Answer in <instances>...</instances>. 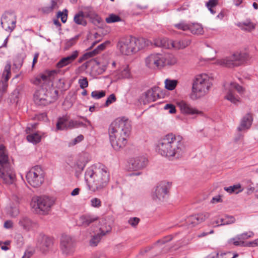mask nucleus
Returning <instances> with one entry per match:
<instances>
[{"instance_id":"nucleus-1","label":"nucleus","mask_w":258,"mask_h":258,"mask_svg":"<svg viewBox=\"0 0 258 258\" xmlns=\"http://www.w3.org/2000/svg\"><path fill=\"white\" fill-rule=\"evenodd\" d=\"M156 150L162 156L178 159L185 154L186 147L181 137L171 133L159 140Z\"/></svg>"},{"instance_id":"nucleus-2","label":"nucleus","mask_w":258,"mask_h":258,"mask_svg":"<svg viewBox=\"0 0 258 258\" xmlns=\"http://www.w3.org/2000/svg\"><path fill=\"white\" fill-rule=\"evenodd\" d=\"M131 131V122L127 119L117 118L111 123L108 134L110 142L114 150H119L126 145Z\"/></svg>"},{"instance_id":"nucleus-3","label":"nucleus","mask_w":258,"mask_h":258,"mask_svg":"<svg viewBox=\"0 0 258 258\" xmlns=\"http://www.w3.org/2000/svg\"><path fill=\"white\" fill-rule=\"evenodd\" d=\"M85 178L89 189L95 191L106 186L109 179V173L107 168L101 165L94 170L87 169Z\"/></svg>"},{"instance_id":"nucleus-4","label":"nucleus","mask_w":258,"mask_h":258,"mask_svg":"<svg viewBox=\"0 0 258 258\" xmlns=\"http://www.w3.org/2000/svg\"><path fill=\"white\" fill-rule=\"evenodd\" d=\"M151 44V41L144 38H137L131 36L121 38L117 43V48L124 55H131Z\"/></svg>"},{"instance_id":"nucleus-5","label":"nucleus","mask_w":258,"mask_h":258,"mask_svg":"<svg viewBox=\"0 0 258 258\" xmlns=\"http://www.w3.org/2000/svg\"><path fill=\"white\" fill-rule=\"evenodd\" d=\"M0 178L4 183L13 184L16 179V175L10 163L5 147L0 145Z\"/></svg>"},{"instance_id":"nucleus-6","label":"nucleus","mask_w":258,"mask_h":258,"mask_svg":"<svg viewBox=\"0 0 258 258\" xmlns=\"http://www.w3.org/2000/svg\"><path fill=\"white\" fill-rule=\"evenodd\" d=\"M212 81L206 74L197 76L192 84L191 98L195 100L207 94L212 85Z\"/></svg>"},{"instance_id":"nucleus-7","label":"nucleus","mask_w":258,"mask_h":258,"mask_svg":"<svg viewBox=\"0 0 258 258\" xmlns=\"http://www.w3.org/2000/svg\"><path fill=\"white\" fill-rule=\"evenodd\" d=\"M54 203L55 200L52 197L46 196H34L31 199L30 206L35 213L46 215L50 211Z\"/></svg>"},{"instance_id":"nucleus-8","label":"nucleus","mask_w":258,"mask_h":258,"mask_svg":"<svg viewBox=\"0 0 258 258\" xmlns=\"http://www.w3.org/2000/svg\"><path fill=\"white\" fill-rule=\"evenodd\" d=\"M249 55L245 52H236L232 55L217 59L215 63L222 67L234 68L241 65L246 61Z\"/></svg>"},{"instance_id":"nucleus-9","label":"nucleus","mask_w":258,"mask_h":258,"mask_svg":"<svg viewBox=\"0 0 258 258\" xmlns=\"http://www.w3.org/2000/svg\"><path fill=\"white\" fill-rule=\"evenodd\" d=\"M27 182L32 186L37 187L44 182V174L42 168L39 166L32 167L26 174Z\"/></svg>"},{"instance_id":"nucleus-10","label":"nucleus","mask_w":258,"mask_h":258,"mask_svg":"<svg viewBox=\"0 0 258 258\" xmlns=\"http://www.w3.org/2000/svg\"><path fill=\"white\" fill-rule=\"evenodd\" d=\"M168 57V55L161 53L151 54L145 59L146 66L149 68L156 69L170 64Z\"/></svg>"},{"instance_id":"nucleus-11","label":"nucleus","mask_w":258,"mask_h":258,"mask_svg":"<svg viewBox=\"0 0 258 258\" xmlns=\"http://www.w3.org/2000/svg\"><path fill=\"white\" fill-rule=\"evenodd\" d=\"M234 91H236L240 95L245 92V89L236 82H231L227 89V93L225 98L233 104L240 101V97L237 95Z\"/></svg>"},{"instance_id":"nucleus-12","label":"nucleus","mask_w":258,"mask_h":258,"mask_svg":"<svg viewBox=\"0 0 258 258\" xmlns=\"http://www.w3.org/2000/svg\"><path fill=\"white\" fill-rule=\"evenodd\" d=\"M170 184L169 182L162 181L156 186L152 195L153 199L156 201H164L168 196Z\"/></svg>"},{"instance_id":"nucleus-13","label":"nucleus","mask_w":258,"mask_h":258,"mask_svg":"<svg viewBox=\"0 0 258 258\" xmlns=\"http://www.w3.org/2000/svg\"><path fill=\"white\" fill-rule=\"evenodd\" d=\"M34 101L38 105L45 106L53 102V100L50 97L49 92L43 88H41L35 92Z\"/></svg>"},{"instance_id":"nucleus-14","label":"nucleus","mask_w":258,"mask_h":258,"mask_svg":"<svg viewBox=\"0 0 258 258\" xmlns=\"http://www.w3.org/2000/svg\"><path fill=\"white\" fill-rule=\"evenodd\" d=\"M75 245V241L71 236L67 235L61 236L60 248L63 254L68 255L73 253Z\"/></svg>"},{"instance_id":"nucleus-15","label":"nucleus","mask_w":258,"mask_h":258,"mask_svg":"<svg viewBox=\"0 0 258 258\" xmlns=\"http://www.w3.org/2000/svg\"><path fill=\"white\" fill-rule=\"evenodd\" d=\"M148 160L143 156L137 157L131 159L128 162L127 167L130 170L138 171L145 168Z\"/></svg>"},{"instance_id":"nucleus-16","label":"nucleus","mask_w":258,"mask_h":258,"mask_svg":"<svg viewBox=\"0 0 258 258\" xmlns=\"http://www.w3.org/2000/svg\"><path fill=\"white\" fill-rule=\"evenodd\" d=\"M181 112L185 115H193L195 114L203 115V112L192 107L190 104L184 101H181L177 103Z\"/></svg>"},{"instance_id":"nucleus-17","label":"nucleus","mask_w":258,"mask_h":258,"mask_svg":"<svg viewBox=\"0 0 258 258\" xmlns=\"http://www.w3.org/2000/svg\"><path fill=\"white\" fill-rule=\"evenodd\" d=\"M159 88L154 87L145 92L141 97V100L144 104L154 102L159 98Z\"/></svg>"},{"instance_id":"nucleus-18","label":"nucleus","mask_w":258,"mask_h":258,"mask_svg":"<svg viewBox=\"0 0 258 258\" xmlns=\"http://www.w3.org/2000/svg\"><path fill=\"white\" fill-rule=\"evenodd\" d=\"M53 239L42 233L37 238V246L42 251H45L50 248L53 245Z\"/></svg>"},{"instance_id":"nucleus-19","label":"nucleus","mask_w":258,"mask_h":258,"mask_svg":"<svg viewBox=\"0 0 258 258\" xmlns=\"http://www.w3.org/2000/svg\"><path fill=\"white\" fill-rule=\"evenodd\" d=\"M210 214L208 213H203L192 215L186 219V223L190 227H192L197 224L203 222L208 218Z\"/></svg>"},{"instance_id":"nucleus-20","label":"nucleus","mask_w":258,"mask_h":258,"mask_svg":"<svg viewBox=\"0 0 258 258\" xmlns=\"http://www.w3.org/2000/svg\"><path fill=\"white\" fill-rule=\"evenodd\" d=\"M18 224L22 229L27 232L32 230L37 226V223L26 216H23L20 218Z\"/></svg>"},{"instance_id":"nucleus-21","label":"nucleus","mask_w":258,"mask_h":258,"mask_svg":"<svg viewBox=\"0 0 258 258\" xmlns=\"http://www.w3.org/2000/svg\"><path fill=\"white\" fill-rule=\"evenodd\" d=\"M54 73V71L46 72L44 74L37 76L32 82L37 86H41L42 84L49 83L51 80L52 75Z\"/></svg>"},{"instance_id":"nucleus-22","label":"nucleus","mask_w":258,"mask_h":258,"mask_svg":"<svg viewBox=\"0 0 258 258\" xmlns=\"http://www.w3.org/2000/svg\"><path fill=\"white\" fill-rule=\"evenodd\" d=\"M78 56V51L75 50L67 57L61 58L57 63V67L62 68L74 61Z\"/></svg>"},{"instance_id":"nucleus-23","label":"nucleus","mask_w":258,"mask_h":258,"mask_svg":"<svg viewBox=\"0 0 258 258\" xmlns=\"http://www.w3.org/2000/svg\"><path fill=\"white\" fill-rule=\"evenodd\" d=\"M253 119L250 113H247L241 119L240 125L237 127L238 131H242L250 128Z\"/></svg>"},{"instance_id":"nucleus-24","label":"nucleus","mask_w":258,"mask_h":258,"mask_svg":"<svg viewBox=\"0 0 258 258\" xmlns=\"http://www.w3.org/2000/svg\"><path fill=\"white\" fill-rule=\"evenodd\" d=\"M16 20L11 19L10 17H3L1 19V25L5 30L12 32L16 27Z\"/></svg>"},{"instance_id":"nucleus-25","label":"nucleus","mask_w":258,"mask_h":258,"mask_svg":"<svg viewBox=\"0 0 258 258\" xmlns=\"http://www.w3.org/2000/svg\"><path fill=\"white\" fill-rule=\"evenodd\" d=\"M111 230V228L108 226L106 228L105 231L102 228H100V232L94 235L90 240V244L92 246H96L98 242L100 241L102 236L105 235L106 233H108Z\"/></svg>"},{"instance_id":"nucleus-26","label":"nucleus","mask_w":258,"mask_h":258,"mask_svg":"<svg viewBox=\"0 0 258 258\" xmlns=\"http://www.w3.org/2000/svg\"><path fill=\"white\" fill-rule=\"evenodd\" d=\"M171 48H175L177 49H183L188 46L190 43L189 40H182L179 41H170Z\"/></svg>"},{"instance_id":"nucleus-27","label":"nucleus","mask_w":258,"mask_h":258,"mask_svg":"<svg viewBox=\"0 0 258 258\" xmlns=\"http://www.w3.org/2000/svg\"><path fill=\"white\" fill-rule=\"evenodd\" d=\"M171 40H168L165 38H158L154 39V45L157 47H161L165 48H170L171 44L170 41Z\"/></svg>"},{"instance_id":"nucleus-28","label":"nucleus","mask_w":258,"mask_h":258,"mask_svg":"<svg viewBox=\"0 0 258 258\" xmlns=\"http://www.w3.org/2000/svg\"><path fill=\"white\" fill-rule=\"evenodd\" d=\"M68 118L66 116L59 117L56 123L57 130H63L68 128Z\"/></svg>"},{"instance_id":"nucleus-29","label":"nucleus","mask_w":258,"mask_h":258,"mask_svg":"<svg viewBox=\"0 0 258 258\" xmlns=\"http://www.w3.org/2000/svg\"><path fill=\"white\" fill-rule=\"evenodd\" d=\"M97 220V217H93L90 215H83L80 218L81 224L84 226H88L90 223Z\"/></svg>"},{"instance_id":"nucleus-30","label":"nucleus","mask_w":258,"mask_h":258,"mask_svg":"<svg viewBox=\"0 0 258 258\" xmlns=\"http://www.w3.org/2000/svg\"><path fill=\"white\" fill-rule=\"evenodd\" d=\"M84 156H81L76 162L74 168L77 172H81L84 170L87 162V161L84 160Z\"/></svg>"},{"instance_id":"nucleus-31","label":"nucleus","mask_w":258,"mask_h":258,"mask_svg":"<svg viewBox=\"0 0 258 258\" xmlns=\"http://www.w3.org/2000/svg\"><path fill=\"white\" fill-rule=\"evenodd\" d=\"M188 30L193 34L200 35L204 33L202 25L198 23L189 25Z\"/></svg>"},{"instance_id":"nucleus-32","label":"nucleus","mask_w":258,"mask_h":258,"mask_svg":"<svg viewBox=\"0 0 258 258\" xmlns=\"http://www.w3.org/2000/svg\"><path fill=\"white\" fill-rule=\"evenodd\" d=\"M59 0H51L50 6L45 7L42 9L43 12L44 14H48L53 10L57 9L58 7V2Z\"/></svg>"},{"instance_id":"nucleus-33","label":"nucleus","mask_w":258,"mask_h":258,"mask_svg":"<svg viewBox=\"0 0 258 258\" xmlns=\"http://www.w3.org/2000/svg\"><path fill=\"white\" fill-rule=\"evenodd\" d=\"M27 139L28 142L36 144L40 142L41 136L38 133H32L27 136Z\"/></svg>"},{"instance_id":"nucleus-34","label":"nucleus","mask_w":258,"mask_h":258,"mask_svg":"<svg viewBox=\"0 0 258 258\" xmlns=\"http://www.w3.org/2000/svg\"><path fill=\"white\" fill-rule=\"evenodd\" d=\"M237 25L241 29L248 31H250L254 28V24L249 21L239 22Z\"/></svg>"},{"instance_id":"nucleus-35","label":"nucleus","mask_w":258,"mask_h":258,"mask_svg":"<svg viewBox=\"0 0 258 258\" xmlns=\"http://www.w3.org/2000/svg\"><path fill=\"white\" fill-rule=\"evenodd\" d=\"M132 78V75L128 66L125 67L118 75L119 79H131Z\"/></svg>"},{"instance_id":"nucleus-36","label":"nucleus","mask_w":258,"mask_h":258,"mask_svg":"<svg viewBox=\"0 0 258 258\" xmlns=\"http://www.w3.org/2000/svg\"><path fill=\"white\" fill-rule=\"evenodd\" d=\"M177 82V80L167 79L165 81V87L168 90H173L176 87Z\"/></svg>"},{"instance_id":"nucleus-37","label":"nucleus","mask_w":258,"mask_h":258,"mask_svg":"<svg viewBox=\"0 0 258 258\" xmlns=\"http://www.w3.org/2000/svg\"><path fill=\"white\" fill-rule=\"evenodd\" d=\"M231 221L230 222H224V219L223 218H219L216 220L212 221L211 224L214 227H217L221 225H224L225 224H229L230 223H232L234 222V218L233 217H230Z\"/></svg>"},{"instance_id":"nucleus-38","label":"nucleus","mask_w":258,"mask_h":258,"mask_svg":"<svg viewBox=\"0 0 258 258\" xmlns=\"http://www.w3.org/2000/svg\"><path fill=\"white\" fill-rule=\"evenodd\" d=\"M228 244H233L235 246H242L244 245V241L241 239L238 235L236 237L230 239L228 241Z\"/></svg>"},{"instance_id":"nucleus-39","label":"nucleus","mask_w":258,"mask_h":258,"mask_svg":"<svg viewBox=\"0 0 258 258\" xmlns=\"http://www.w3.org/2000/svg\"><path fill=\"white\" fill-rule=\"evenodd\" d=\"M20 90V88L17 87L12 92L11 95V101L13 103H18Z\"/></svg>"},{"instance_id":"nucleus-40","label":"nucleus","mask_w":258,"mask_h":258,"mask_svg":"<svg viewBox=\"0 0 258 258\" xmlns=\"http://www.w3.org/2000/svg\"><path fill=\"white\" fill-rule=\"evenodd\" d=\"M174 26L177 29L186 31L189 30V24L184 21H181L179 23L174 24Z\"/></svg>"},{"instance_id":"nucleus-41","label":"nucleus","mask_w":258,"mask_h":258,"mask_svg":"<svg viewBox=\"0 0 258 258\" xmlns=\"http://www.w3.org/2000/svg\"><path fill=\"white\" fill-rule=\"evenodd\" d=\"M96 50H92L91 51L87 52L84 54L83 56L80 58L79 59V62H81L83 61V60H86L89 58H91L95 55H96L97 54L96 53Z\"/></svg>"},{"instance_id":"nucleus-42","label":"nucleus","mask_w":258,"mask_h":258,"mask_svg":"<svg viewBox=\"0 0 258 258\" xmlns=\"http://www.w3.org/2000/svg\"><path fill=\"white\" fill-rule=\"evenodd\" d=\"M105 92L104 91H94L91 93V96L96 99H99L105 96Z\"/></svg>"},{"instance_id":"nucleus-43","label":"nucleus","mask_w":258,"mask_h":258,"mask_svg":"<svg viewBox=\"0 0 258 258\" xmlns=\"http://www.w3.org/2000/svg\"><path fill=\"white\" fill-rule=\"evenodd\" d=\"M91 206L94 208H99L101 206L100 200L97 198H92L90 200Z\"/></svg>"},{"instance_id":"nucleus-44","label":"nucleus","mask_w":258,"mask_h":258,"mask_svg":"<svg viewBox=\"0 0 258 258\" xmlns=\"http://www.w3.org/2000/svg\"><path fill=\"white\" fill-rule=\"evenodd\" d=\"M218 3V0H209L207 3V7L209 10L211 11L212 14L215 13L213 8L215 7Z\"/></svg>"},{"instance_id":"nucleus-45","label":"nucleus","mask_w":258,"mask_h":258,"mask_svg":"<svg viewBox=\"0 0 258 258\" xmlns=\"http://www.w3.org/2000/svg\"><path fill=\"white\" fill-rule=\"evenodd\" d=\"M84 10L85 16H98L91 7H86L84 8Z\"/></svg>"},{"instance_id":"nucleus-46","label":"nucleus","mask_w":258,"mask_h":258,"mask_svg":"<svg viewBox=\"0 0 258 258\" xmlns=\"http://www.w3.org/2000/svg\"><path fill=\"white\" fill-rule=\"evenodd\" d=\"M79 38V35L76 36L75 37L69 39L66 43V49H68L73 45H74Z\"/></svg>"},{"instance_id":"nucleus-47","label":"nucleus","mask_w":258,"mask_h":258,"mask_svg":"<svg viewBox=\"0 0 258 258\" xmlns=\"http://www.w3.org/2000/svg\"><path fill=\"white\" fill-rule=\"evenodd\" d=\"M78 83L81 89H85L88 86V82L87 78L85 77L80 79L78 81Z\"/></svg>"},{"instance_id":"nucleus-48","label":"nucleus","mask_w":258,"mask_h":258,"mask_svg":"<svg viewBox=\"0 0 258 258\" xmlns=\"http://www.w3.org/2000/svg\"><path fill=\"white\" fill-rule=\"evenodd\" d=\"M254 234L251 231H249V232H244L241 234H239L238 235L239 237L242 239V241H243V240H245V239H248V238H250V237H251L253 236Z\"/></svg>"},{"instance_id":"nucleus-49","label":"nucleus","mask_w":258,"mask_h":258,"mask_svg":"<svg viewBox=\"0 0 258 258\" xmlns=\"http://www.w3.org/2000/svg\"><path fill=\"white\" fill-rule=\"evenodd\" d=\"M84 139V136L82 135H80L78 136L77 137L75 138L73 141L69 143V146H73L81 142L82 141H83Z\"/></svg>"},{"instance_id":"nucleus-50","label":"nucleus","mask_w":258,"mask_h":258,"mask_svg":"<svg viewBox=\"0 0 258 258\" xmlns=\"http://www.w3.org/2000/svg\"><path fill=\"white\" fill-rule=\"evenodd\" d=\"M9 212L12 217H16L19 213L18 207L17 206H11Z\"/></svg>"},{"instance_id":"nucleus-51","label":"nucleus","mask_w":258,"mask_h":258,"mask_svg":"<svg viewBox=\"0 0 258 258\" xmlns=\"http://www.w3.org/2000/svg\"><path fill=\"white\" fill-rule=\"evenodd\" d=\"M230 186L231 187L232 193L237 194L243 190V189L241 188L240 184H237Z\"/></svg>"},{"instance_id":"nucleus-52","label":"nucleus","mask_w":258,"mask_h":258,"mask_svg":"<svg viewBox=\"0 0 258 258\" xmlns=\"http://www.w3.org/2000/svg\"><path fill=\"white\" fill-rule=\"evenodd\" d=\"M8 87V82L6 81H0V93L2 94L6 92Z\"/></svg>"},{"instance_id":"nucleus-53","label":"nucleus","mask_w":258,"mask_h":258,"mask_svg":"<svg viewBox=\"0 0 258 258\" xmlns=\"http://www.w3.org/2000/svg\"><path fill=\"white\" fill-rule=\"evenodd\" d=\"M165 110H169V112L171 114H173L176 112L175 107L174 105L171 104H167L164 107Z\"/></svg>"},{"instance_id":"nucleus-54","label":"nucleus","mask_w":258,"mask_h":258,"mask_svg":"<svg viewBox=\"0 0 258 258\" xmlns=\"http://www.w3.org/2000/svg\"><path fill=\"white\" fill-rule=\"evenodd\" d=\"M74 21L77 24L85 26L87 24L86 21L84 17H74Z\"/></svg>"},{"instance_id":"nucleus-55","label":"nucleus","mask_w":258,"mask_h":258,"mask_svg":"<svg viewBox=\"0 0 258 258\" xmlns=\"http://www.w3.org/2000/svg\"><path fill=\"white\" fill-rule=\"evenodd\" d=\"M226 255L225 253H220L217 252H214L211 253L209 256L208 258H223V256Z\"/></svg>"},{"instance_id":"nucleus-56","label":"nucleus","mask_w":258,"mask_h":258,"mask_svg":"<svg viewBox=\"0 0 258 258\" xmlns=\"http://www.w3.org/2000/svg\"><path fill=\"white\" fill-rule=\"evenodd\" d=\"M116 100V97L115 95L113 94H112L110 95L107 98L105 103V106H108L109 104H111L113 102H114Z\"/></svg>"},{"instance_id":"nucleus-57","label":"nucleus","mask_w":258,"mask_h":258,"mask_svg":"<svg viewBox=\"0 0 258 258\" xmlns=\"http://www.w3.org/2000/svg\"><path fill=\"white\" fill-rule=\"evenodd\" d=\"M109 44V42L107 41L104 43H103L100 45H99L96 48L94 49V50H96V53L98 54L101 51L103 50L106 47L107 44Z\"/></svg>"},{"instance_id":"nucleus-58","label":"nucleus","mask_w":258,"mask_h":258,"mask_svg":"<svg viewBox=\"0 0 258 258\" xmlns=\"http://www.w3.org/2000/svg\"><path fill=\"white\" fill-rule=\"evenodd\" d=\"M140 221V219L137 217L131 218L128 221V223L132 226H136Z\"/></svg>"},{"instance_id":"nucleus-59","label":"nucleus","mask_w":258,"mask_h":258,"mask_svg":"<svg viewBox=\"0 0 258 258\" xmlns=\"http://www.w3.org/2000/svg\"><path fill=\"white\" fill-rule=\"evenodd\" d=\"M121 21L120 17H106V22L107 23H115Z\"/></svg>"},{"instance_id":"nucleus-60","label":"nucleus","mask_w":258,"mask_h":258,"mask_svg":"<svg viewBox=\"0 0 258 258\" xmlns=\"http://www.w3.org/2000/svg\"><path fill=\"white\" fill-rule=\"evenodd\" d=\"M79 123L77 120H70L68 123V128H72L73 127H78Z\"/></svg>"},{"instance_id":"nucleus-61","label":"nucleus","mask_w":258,"mask_h":258,"mask_svg":"<svg viewBox=\"0 0 258 258\" xmlns=\"http://www.w3.org/2000/svg\"><path fill=\"white\" fill-rule=\"evenodd\" d=\"M5 74H11L10 63H8L6 65L3 75H5Z\"/></svg>"},{"instance_id":"nucleus-62","label":"nucleus","mask_w":258,"mask_h":258,"mask_svg":"<svg viewBox=\"0 0 258 258\" xmlns=\"http://www.w3.org/2000/svg\"><path fill=\"white\" fill-rule=\"evenodd\" d=\"M33 254L32 250H26L22 258H30Z\"/></svg>"},{"instance_id":"nucleus-63","label":"nucleus","mask_w":258,"mask_h":258,"mask_svg":"<svg viewBox=\"0 0 258 258\" xmlns=\"http://www.w3.org/2000/svg\"><path fill=\"white\" fill-rule=\"evenodd\" d=\"M15 14V12L13 10L9 9L6 10L4 14L3 15V16H8L9 15H13Z\"/></svg>"},{"instance_id":"nucleus-64","label":"nucleus","mask_w":258,"mask_h":258,"mask_svg":"<svg viewBox=\"0 0 258 258\" xmlns=\"http://www.w3.org/2000/svg\"><path fill=\"white\" fill-rule=\"evenodd\" d=\"M247 245L251 247L258 246V238L255 239L252 241L249 242L247 244Z\"/></svg>"}]
</instances>
